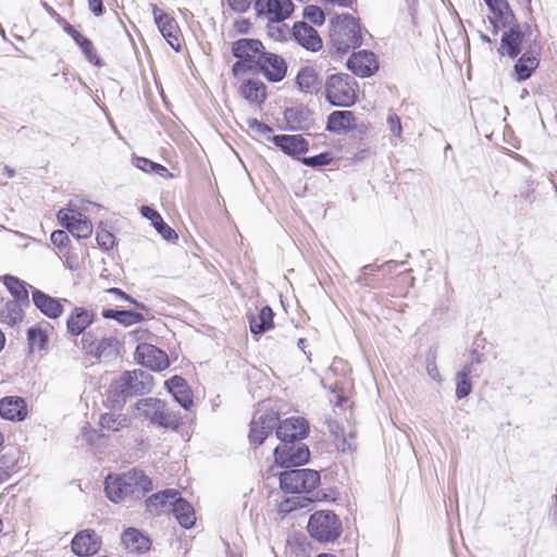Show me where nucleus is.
Instances as JSON below:
<instances>
[{"mask_svg": "<svg viewBox=\"0 0 557 557\" xmlns=\"http://www.w3.org/2000/svg\"><path fill=\"white\" fill-rule=\"evenodd\" d=\"M326 100L334 107H350L356 101V82L347 74H335L325 83Z\"/></svg>", "mask_w": 557, "mask_h": 557, "instance_id": "423d86ee", "label": "nucleus"}, {"mask_svg": "<svg viewBox=\"0 0 557 557\" xmlns=\"http://www.w3.org/2000/svg\"><path fill=\"white\" fill-rule=\"evenodd\" d=\"M34 305L48 318L55 319L63 312L62 304L39 289L32 292Z\"/></svg>", "mask_w": 557, "mask_h": 557, "instance_id": "b1692460", "label": "nucleus"}, {"mask_svg": "<svg viewBox=\"0 0 557 557\" xmlns=\"http://www.w3.org/2000/svg\"><path fill=\"white\" fill-rule=\"evenodd\" d=\"M140 212H141L143 216H145L146 219L151 221L153 226H156L157 224H160L161 221L163 220L162 216L159 214V212H157L154 209H152L148 206H143L140 209Z\"/></svg>", "mask_w": 557, "mask_h": 557, "instance_id": "864d4df0", "label": "nucleus"}, {"mask_svg": "<svg viewBox=\"0 0 557 557\" xmlns=\"http://www.w3.org/2000/svg\"><path fill=\"white\" fill-rule=\"evenodd\" d=\"M121 541L124 547L132 553L146 552L150 546L149 539L135 528L125 530Z\"/></svg>", "mask_w": 557, "mask_h": 557, "instance_id": "a878e982", "label": "nucleus"}, {"mask_svg": "<svg viewBox=\"0 0 557 557\" xmlns=\"http://www.w3.org/2000/svg\"><path fill=\"white\" fill-rule=\"evenodd\" d=\"M228 7L237 13L246 12L250 7V0H227Z\"/></svg>", "mask_w": 557, "mask_h": 557, "instance_id": "5fc2aeb1", "label": "nucleus"}, {"mask_svg": "<svg viewBox=\"0 0 557 557\" xmlns=\"http://www.w3.org/2000/svg\"><path fill=\"white\" fill-rule=\"evenodd\" d=\"M309 144L302 135H281V150L292 157H299L308 151Z\"/></svg>", "mask_w": 557, "mask_h": 557, "instance_id": "c85d7f7f", "label": "nucleus"}, {"mask_svg": "<svg viewBox=\"0 0 557 557\" xmlns=\"http://www.w3.org/2000/svg\"><path fill=\"white\" fill-rule=\"evenodd\" d=\"M234 28L239 34H246L250 28V23L248 20L245 18L236 20L234 22Z\"/></svg>", "mask_w": 557, "mask_h": 557, "instance_id": "bf43d9fd", "label": "nucleus"}, {"mask_svg": "<svg viewBox=\"0 0 557 557\" xmlns=\"http://www.w3.org/2000/svg\"><path fill=\"white\" fill-rule=\"evenodd\" d=\"M0 416L10 421H23L27 417L25 400L18 396H8L0 400Z\"/></svg>", "mask_w": 557, "mask_h": 557, "instance_id": "4be33fe9", "label": "nucleus"}, {"mask_svg": "<svg viewBox=\"0 0 557 557\" xmlns=\"http://www.w3.org/2000/svg\"><path fill=\"white\" fill-rule=\"evenodd\" d=\"M96 313L84 307H75L66 320L67 332L73 336L86 334V329L95 321Z\"/></svg>", "mask_w": 557, "mask_h": 557, "instance_id": "aec40b11", "label": "nucleus"}, {"mask_svg": "<svg viewBox=\"0 0 557 557\" xmlns=\"http://www.w3.org/2000/svg\"><path fill=\"white\" fill-rule=\"evenodd\" d=\"M50 239H51V243L59 248L65 247L67 245V243L70 242L67 233L62 230H57V231L52 232Z\"/></svg>", "mask_w": 557, "mask_h": 557, "instance_id": "3c124183", "label": "nucleus"}, {"mask_svg": "<svg viewBox=\"0 0 557 557\" xmlns=\"http://www.w3.org/2000/svg\"><path fill=\"white\" fill-rule=\"evenodd\" d=\"M322 3L333 7L348 8L351 7L355 0H319Z\"/></svg>", "mask_w": 557, "mask_h": 557, "instance_id": "680f3d73", "label": "nucleus"}, {"mask_svg": "<svg viewBox=\"0 0 557 557\" xmlns=\"http://www.w3.org/2000/svg\"><path fill=\"white\" fill-rule=\"evenodd\" d=\"M354 122V114L350 111H334L327 119V129L342 132L348 129Z\"/></svg>", "mask_w": 557, "mask_h": 557, "instance_id": "4c0bfd02", "label": "nucleus"}, {"mask_svg": "<svg viewBox=\"0 0 557 557\" xmlns=\"http://www.w3.org/2000/svg\"><path fill=\"white\" fill-rule=\"evenodd\" d=\"M99 424L103 431L119 432L131 424L129 418L121 412H106L101 414Z\"/></svg>", "mask_w": 557, "mask_h": 557, "instance_id": "c756f323", "label": "nucleus"}, {"mask_svg": "<svg viewBox=\"0 0 557 557\" xmlns=\"http://www.w3.org/2000/svg\"><path fill=\"white\" fill-rule=\"evenodd\" d=\"M96 240L98 245L104 250L113 248L115 244L114 235L106 228H99L97 231Z\"/></svg>", "mask_w": 557, "mask_h": 557, "instance_id": "49530a36", "label": "nucleus"}, {"mask_svg": "<svg viewBox=\"0 0 557 557\" xmlns=\"http://www.w3.org/2000/svg\"><path fill=\"white\" fill-rule=\"evenodd\" d=\"M240 95L250 103H261L265 99V87L257 79H248L240 87Z\"/></svg>", "mask_w": 557, "mask_h": 557, "instance_id": "2f4dec72", "label": "nucleus"}, {"mask_svg": "<svg viewBox=\"0 0 557 557\" xmlns=\"http://www.w3.org/2000/svg\"><path fill=\"white\" fill-rule=\"evenodd\" d=\"M297 111L294 109H287L284 112V117L290 128H296L299 125V121L296 119Z\"/></svg>", "mask_w": 557, "mask_h": 557, "instance_id": "6e6d98bb", "label": "nucleus"}, {"mask_svg": "<svg viewBox=\"0 0 557 557\" xmlns=\"http://www.w3.org/2000/svg\"><path fill=\"white\" fill-rule=\"evenodd\" d=\"M331 42L337 53L344 54L361 44L360 26L350 14H339L332 20Z\"/></svg>", "mask_w": 557, "mask_h": 557, "instance_id": "7ed1b4c3", "label": "nucleus"}, {"mask_svg": "<svg viewBox=\"0 0 557 557\" xmlns=\"http://www.w3.org/2000/svg\"><path fill=\"white\" fill-rule=\"evenodd\" d=\"M369 153H370V151L368 149H362L361 151H359L358 153L355 154L354 159L357 161L362 160L366 157H368Z\"/></svg>", "mask_w": 557, "mask_h": 557, "instance_id": "338daca9", "label": "nucleus"}, {"mask_svg": "<svg viewBox=\"0 0 557 557\" xmlns=\"http://www.w3.org/2000/svg\"><path fill=\"white\" fill-rule=\"evenodd\" d=\"M296 82L299 89L305 92H312L319 87L318 74L311 66L302 67L297 74Z\"/></svg>", "mask_w": 557, "mask_h": 557, "instance_id": "e433bc0d", "label": "nucleus"}, {"mask_svg": "<svg viewBox=\"0 0 557 557\" xmlns=\"http://www.w3.org/2000/svg\"><path fill=\"white\" fill-rule=\"evenodd\" d=\"M57 218L60 224L77 238H88L92 234V223L82 212L73 208H62Z\"/></svg>", "mask_w": 557, "mask_h": 557, "instance_id": "1a4fd4ad", "label": "nucleus"}, {"mask_svg": "<svg viewBox=\"0 0 557 557\" xmlns=\"http://www.w3.org/2000/svg\"><path fill=\"white\" fill-rule=\"evenodd\" d=\"M273 324V312L272 309L269 307H263L258 317L252 318L250 320V331L253 334L262 333L270 327H272Z\"/></svg>", "mask_w": 557, "mask_h": 557, "instance_id": "ea45409f", "label": "nucleus"}, {"mask_svg": "<svg viewBox=\"0 0 557 557\" xmlns=\"http://www.w3.org/2000/svg\"><path fill=\"white\" fill-rule=\"evenodd\" d=\"M294 5L290 0H281V21L289 16L293 12Z\"/></svg>", "mask_w": 557, "mask_h": 557, "instance_id": "13d9d810", "label": "nucleus"}, {"mask_svg": "<svg viewBox=\"0 0 557 557\" xmlns=\"http://www.w3.org/2000/svg\"><path fill=\"white\" fill-rule=\"evenodd\" d=\"M307 528L311 537L320 543L334 542L342 533V523L331 510H321L311 515Z\"/></svg>", "mask_w": 557, "mask_h": 557, "instance_id": "39448f33", "label": "nucleus"}, {"mask_svg": "<svg viewBox=\"0 0 557 557\" xmlns=\"http://www.w3.org/2000/svg\"><path fill=\"white\" fill-rule=\"evenodd\" d=\"M333 393H334V396H335V400L333 398H331V401L332 403L334 401L336 406H341L343 404V401L345 400L344 396L335 393V391H333Z\"/></svg>", "mask_w": 557, "mask_h": 557, "instance_id": "774afa93", "label": "nucleus"}, {"mask_svg": "<svg viewBox=\"0 0 557 557\" xmlns=\"http://www.w3.org/2000/svg\"><path fill=\"white\" fill-rule=\"evenodd\" d=\"M248 125L250 131L258 136L260 140L271 141L274 146L278 147V135H274L271 127L257 120H250Z\"/></svg>", "mask_w": 557, "mask_h": 557, "instance_id": "a19ab883", "label": "nucleus"}, {"mask_svg": "<svg viewBox=\"0 0 557 557\" xmlns=\"http://www.w3.org/2000/svg\"><path fill=\"white\" fill-rule=\"evenodd\" d=\"M474 363H480V359L466 364L457 374L456 396L458 399L465 398L471 393L472 386L469 376L475 370Z\"/></svg>", "mask_w": 557, "mask_h": 557, "instance_id": "f704fd0d", "label": "nucleus"}, {"mask_svg": "<svg viewBox=\"0 0 557 557\" xmlns=\"http://www.w3.org/2000/svg\"><path fill=\"white\" fill-rule=\"evenodd\" d=\"M150 387L151 376L141 370L125 372L116 381V388L125 395L143 394L148 392Z\"/></svg>", "mask_w": 557, "mask_h": 557, "instance_id": "ddd939ff", "label": "nucleus"}, {"mask_svg": "<svg viewBox=\"0 0 557 557\" xmlns=\"http://www.w3.org/2000/svg\"><path fill=\"white\" fill-rule=\"evenodd\" d=\"M320 483V474L312 469H295L281 471V490L305 495L313 491Z\"/></svg>", "mask_w": 557, "mask_h": 557, "instance_id": "0eeeda50", "label": "nucleus"}, {"mask_svg": "<svg viewBox=\"0 0 557 557\" xmlns=\"http://www.w3.org/2000/svg\"><path fill=\"white\" fill-rule=\"evenodd\" d=\"M310 433L309 421L302 416L281 419V442L304 441Z\"/></svg>", "mask_w": 557, "mask_h": 557, "instance_id": "dca6fc26", "label": "nucleus"}, {"mask_svg": "<svg viewBox=\"0 0 557 557\" xmlns=\"http://www.w3.org/2000/svg\"><path fill=\"white\" fill-rule=\"evenodd\" d=\"M169 392L175 400L185 409L193 405V397L185 380L181 376H173L165 382Z\"/></svg>", "mask_w": 557, "mask_h": 557, "instance_id": "393cba45", "label": "nucleus"}, {"mask_svg": "<svg viewBox=\"0 0 557 557\" xmlns=\"http://www.w3.org/2000/svg\"><path fill=\"white\" fill-rule=\"evenodd\" d=\"M137 416L148 420L151 424L165 429H177L181 421L177 414L170 411L161 399L148 397L136 403Z\"/></svg>", "mask_w": 557, "mask_h": 557, "instance_id": "20e7f679", "label": "nucleus"}, {"mask_svg": "<svg viewBox=\"0 0 557 557\" xmlns=\"http://www.w3.org/2000/svg\"><path fill=\"white\" fill-rule=\"evenodd\" d=\"M16 463L17 458L14 453H7L0 457V483L10 478Z\"/></svg>", "mask_w": 557, "mask_h": 557, "instance_id": "37998d69", "label": "nucleus"}, {"mask_svg": "<svg viewBox=\"0 0 557 557\" xmlns=\"http://www.w3.org/2000/svg\"><path fill=\"white\" fill-rule=\"evenodd\" d=\"M508 27L509 29L502 36L499 51L502 54L513 58L524 48L529 37V28L524 27L525 29H523L521 25L515 24V22Z\"/></svg>", "mask_w": 557, "mask_h": 557, "instance_id": "4468645a", "label": "nucleus"}, {"mask_svg": "<svg viewBox=\"0 0 557 557\" xmlns=\"http://www.w3.org/2000/svg\"><path fill=\"white\" fill-rule=\"evenodd\" d=\"M256 11L260 20L267 23L268 34L278 36V0H257Z\"/></svg>", "mask_w": 557, "mask_h": 557, "instance_id": "6ab92c4d", "label": "nucleus"}, {"mask_svg": "<svg viewBox=\"0 0 557 557\" xmlns=\"http://www.w3.org/2000/svg\"><path fill=\"white\" fill-rule=\"evenodd\" d=\"M329 429L333 435V442L337 449L345 453L347 450H351L355 447V435L351 430L346 431L335 421L329 423Z\"/></svg>", "mask_w": 557, "mask_h": 557, "instance_id": "cd10ccee", "label": "nucleus"}, {"mask_svg": "<svg viewBox=\"0 0 557 557\" xmlns=\"http://www.w3.org/2000/svg\"><path fill=\"white\" fill-rule=\"evenodd\" d=\"M81 343L86 354L98 359H109L119 355V341L114 337H103L97 341L92 332H87Z\"/></svg>", "mask_w": 557, "mask_h": 557, "instance_id": "9d476101", "label": "nucleus"}, {"mask_svg": "<svg viewBox=\"0 0 557 557\" xmlns=\"http://www.w3.org/2000/svg\"><path fill=\"white\" fill-rule=\"evenodd\" d=\"M4 285L16 299H26L27 290L23 283L14 276H5Z\"/></svg>", "mask_w": 557, "mask_h": 557, "instance_id": "c03bdc74", "label": "nucleus"}, {"mask_svg": "<svg viewBox=\"0 0 557 557\" xmlns=\"http://www.w3.org/2000/svg\"><path fill=\"white\" fill-rule=\"evenodd\" d=\"M71 546L72 552L79 557L91 556L99 552L101 539L95 531L87 529L76 533Z\"/></svg>", "mask_w": 557, "mask_h": 557, "instance_id": "f3484780", "label": "nucleus"}, {"mask_svg": "<svg viewBox=\"0 0 557 557\" xmlns=\"http://www.w3.org/2000/svg\"><path fill=\"white\" fill-rule=\"evenodd\" d=\"M102 317L106 319H113L124 326H131L144 320V315L141 313L131 310L103 309Z\"/></svg>", "mask_w": 557, "mask_h": 557, "instance_id": "72a5a7b5", "label": "nucleus"}, {"mask_svg": "<svg viewBox=\"0 0 557 557\" xmlns=\"http://www.w3.org/2000/svg\"><path fill=\"white\" fill-rule=\"evenodd\" d=\"M27 336L29 346L33 350H41L46 347L48 342V331L42 329L41 325L29 327Z\"/></svg>", "mask_w": 557, "mask_h": 557, "instance_id": "79ce46f5", "label": "nucleus"}, {"mask_svg": "<svg viewBox=\"0 0 557 557\" xmlns=\"http://www.w3.org/2000/svg\"><path fill=\"white\" fill-rule=\"evenodd\" d=\"M106 294L113 296L116 300H127L135 302L128 295L119 288H109L106 290Z\"/></svg>", "mask_w": 557, "mask_h": 557, "instance_id": "4d7b16f0", "label": "nucleus"}, {"mask_svg": "<svg viewBox=\"0 0 557 557\" xmlns=\"http://www.w3.org/2000/svg\"><path fill=\"white\" fill-rule=\"evenodd\" d=\"M65 32L72 36V38L75 40V42L82 48L83 52L85 53L86 58L95 63L99 64V59L95 52L92 42L84 37L79 32H77L73 26L67 25L65 28Z\"/></svg>", "mask_w": 557, "mask_h": 557, "instance_id": "58836bf2", "label": "nucleus"}, {"mask_svg": "<svg viewBox=\"0 0 557 557\" xmlns=\"http://www.w3.org/2000/svg\"><path fill=\"white\" fill-rule=\"evenodd\" d=\"M151 7L154 22L163 38L175 51H180L181 30L176 21L171 15L159 9L157 5L152 4Z\"/></svg>", "mask_w": 557, "mask_h": 557, "instance_id": "f8f14e48", "label": "nucleus"}, {"mask_svg": "<svg viewBox=\"0 0 557 557\" xmlns=\"http://www.w3.org/2000/svg\"><path fill=\"white\" fill-rule=\"evenodd\" d=\"M347 66L354 74L360 77L371 76L379 69L375 54L367 50L354 53L348 59Z\"/></svg>", "mask_w": 557, "mask_h": 557, "instance_id": "a211bd4d", "label": "nucleus"}, {"mask_svg": "<svg viewBox=\"0 0 557 557\" xmlns=\"http://www.w3.org/2000/svg\"><path fill=\"white\" fill-rule=\"evenodd\" d=\"M484 2L493 14L491 21L496 27L510 26L516 21L507 0H484Z\"/></svg>", "mask_w": 557, "mask_h": 557, "instance_id": "5701e85b", "label": "nucleus"}, {"mask_svg": "<svg viewBox=\"0 0 557 557\" xmlns=\"http://www.w3.org/2000/svg\"><path fill=\"white\" fill-rule=\"evenodd\" d=\"M313 499L306 495L292 494L287 497L281 496V516L283 513H292L294 511L308 508Z\"/></svg>", "mask_w": 557, "mask_h": 557, "instance_id": "c9c22d12", "label": "nucleus"}, {"mask_svg": "<svg viewBox=\"0 0 557 557\" xmlns=\"http://www.w3.org/2000/svg\"><path fill=\"white\" fill-rule=\"evenodd\" d=\"M387 125H388V129L392 135H394L395 137L401 136L403 127H401L400 119L398 117V115L396 113L389 112V114L387 116Z\"/></svg>", "mask_w": 557, "mask_h": 557, "instance_id": "09e8293b", "label": "nucleus"}, {"mask_svg": "<svg viewBox=\"0 0 557 557\" xmlns=\"http://www.w3.org/2000/svg\"><path fill=\"white\" fill-rule=\"evenodd\" d=\"M137 361L153 371H162L169 367V358L165 352L153 345L140 344L135 351Z\"/></svg>", "mask_w": 557, "mask_h": 557, "instance_id": "2eb2a0df", "label": "nucleus"}, {"mask_svg": "<svg viewBox=\"0 0 557 557\" xmlns=\"http://www.w3.org/2000/svg\"><path fill=\"white\" fill-rule=\"evenodd\" d=\"M232 52L238 59L232 69L235 77L261 71L269 81L278 82V57L265 53L261 41L249 38L236 40Z\"/></svg>", "mask_w": 557, "mask_h": 557, "instance_id": "f257e3e1", "label": "nucleus"}, {"mask_svg": "<svg viewBox=\"0 0 557 557\" xmlns=\"http://www.w3.org/2000/svg\"><path fill=\"white\" fill-rule=\"evenodd\" d=\"M404 262H397V261H394V260H389V261L385 262L383 265H381L380 268H386L388 271H393V270H395L396 268H398Z\"/></svg>", "mask_w": 557, "mask_h": 557, "instance_id": "69168bd1", "label": "nucleus"}, {"mask_svg": "<svg viewBox=\"0 0 557 557\" xmlns=\"http://www.w3.org/2000/svg\"><path fill=\"white\" fill-rule=\"evenodd\" d=\"M173 513L183 528H191L196 521L195 511L191 505L185 499L177 498L173 503Z\"/></svg>", "mask_w": 557, "mask_h": 557, "instance_id": "7c9ffc66", "label": "nucleus"}, {"mask_svg": "<svg viewBox=\"0 0 557 557\" xmlns=\"http://www.w3.org/2000/svg\"><path fill=\"white\" fill-rule=\"evenodd\" d=\"M132 162L134 166L146 173H150L156 164V162L143 157H134Z\"/></svg>", "mask_w": 557, "mask_h": 557, "instance_id": "603ef678", "label": "nucleus"}, {"mask_svg": "<svg viewBox=\"0 0 557 557\" xmlns=\"http://www.w3.org/2000/svg\"><path fill=\"white\" fill-rule=\"evenodd\" d=\"M310 450L304 441L281 442V468H294L306 465Z\"/></svg>", "mask_w": 557, "mask_h": 557, "instance_id": "9b49d317", "label": "nucleus"}, {"mask_svg": "<svg viewBox=\"0 0 557 557\" xmlns=\"http://www.w3.org/2000/svg\"><path fill=\"white\" fill-rule=\"evenodd\" d=\"M89 10L97 16L103 12L102 0H88Z\"/></svg>", "mask_w": 557, "mask_h": 557, "instance_id": "052dcab7", "label": "nucleus"}, {"mask_svg": "<svg viewBox=\"0 0 557 557\" xmlns=\"http://www.w3.org/2000/svg\"><path fill=\"white\" fill-rule=\"evenodd\" d=\"M151 172H153L162 177H165V178L172 177V174L169 172V170L159 163L154 164V169Z\"/></svg>", "mask_w": 557, "mask_h": 557, "instance_id": "e2e57ef3", "label": "nucleus"}, {"mask_svg": "<svg viewBox=\"0 0 557 557\" xmlns=\"http://www.w3.org/2000/svg\"><path fill=\"white\" fill-rule=\"evenodd\" d=\"M152 490L151 480L141 471L132 469L122 474L108 475L104 491L113 503H125L141 498Z\"/></svg>", "mask_w": 557, "mask_h": 557, "instance_id": "f03ea898", "label": "nucleus"}, {"mask_svg": "<svg viewBox=\"0 0 557 557\" xmlns=\"http://www.w3.org/2000/svg\"><path fill=\"white\" fill-rule=\"evenodd\" d=\"M292 34L296 41L307 50L318 51L322 47L318 32L305 22L295 24Z\"/></svg>", "mask_w": 557, "mask_h": 557, "instance_id": "412c9836", "label": "nucleus"}, {"mask_svg": "<svg viewBox=\"0 0 557 557\" xmlns=\"http://www.w3.org/2000/svg\"><path fill=\"white\" fill-rule=\"evenodd\" d=\"M331 161H332V158H331L330 153H327V152L302 159V163L305 165L312 166V168L327 165V164H330Z\"/></svg>", "mask_w": 557, "mask_h": 557, "instance_id": "de8ad7c7", "label": "nucleus"}, {"mask_svg": "<svg viewBox=\"0 0 557 557\" xmlns=\"http://www.w3.org/2000/svg\"><path fill=\"white\" fill-rule=\"evenodd\" d=\"M539 66V59L533 52H524L515 64V73L518 81L528 79Z\"/></svg>", "mask_w": 557, "mask_h": 557, "instance_id": "473e14b6", "label": "nucleus"}, {"mask_svg": "<svg viewBox=\"0 0 557 557\" xmlns=\"http://www.w3.org/2000/svg\"><path fill=\"white\" fill-rule=\"evenodd\" d=\"M428 373L433 380L440 381V372L434 363L428 364Z\"/></svg>", "mask_w": 557, "mask_h": 557, "instance_id": "0e129e2a", "label": "nucleus"}, {"mask_svg": "<svg viewBox=\"0 0 557 557\" xmlns=\"http://www.w3.org/2000/svg\"><path fill=\"white\" fill-rule=\"evenodd\" d=\"M273 431L278 436V411L268 412V405L261 403L250 423L249 441L251 444L260 445Z\"/></svg>", "mask_w": 557, "mask_h": 557, "instance_id": "6e6552de", "label": "nucleus"}, {"mask_svg": "<svg viewBox=\"0 0 557 557\" xmlns=\"http://www.w3.org/2000/svg\"><path fill=\"white\" fill-rule=\"evenodd\" d=\"M304 16L315 25H322L325 21V14L318 5L310 4L305 7Z\"/></svg>", "mask_w": 557, "mask_h": 557, "instance_id": "a18cd8bd", "label": "nucleus"}, {"mask_svg": "<svg viewBox=\"0 0 557 557\" xmlns=\"http://www.w3.org/2000/svg\"><path fill=\"white\" fill-rule=\"evenodd\" d=\"M154 228L158 231V233L166 240L173 242L177 239L176 232L170 227L168 224L161 221L160 224H157Z\"/></svg>", "mask_w": 557, "mask_h": 557, "instance_id": "8fccbe9b", "label": "nucleus"}, {"mask_svg": "<svg viewBox=\"0 0 557 557\" xmlns=\"http://www.w3.org/2000/svg\"><path fill=\"white\" fill-rule=\"evenodd\" d=\"M177 492L174 490H166L150 496L146 500L147 510L151 513H159L168 507L173 508V503L177 499Z\"/></svg>", "mask_w": 557, "mask_h": 557, "instance_id": "bb28decb", "label": "nucleus"}]
</instances>
